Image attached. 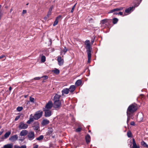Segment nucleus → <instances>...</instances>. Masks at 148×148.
<instances>
[{
	"label": "nucleus",
	"instance_id": "4c0bfd02",
	"mask_svg": "<svg viewBox=\"0 0 148 148\" xmlns=\"http://www.w3.org/2000/svg\"><path fill=\"white\" fill-rule=\"evenodd\" d=\"M34 98L32 97H29V100L31 102L33 103H34Z\"/></svg>",
	"mask_w": 148,
	"mask_h": 148
},
{
	"label": "nucleus",
	"instance_id": "79ce46f5",
	"mask_svg": "<svg viewBox=\"0 0 148 148\" xmlns=\"http://www.w3.org/2000/svg\"><path fill=\"white\" fill-rule=\"evenodd\" d=\"M41 78V77H35L34 78V79L35 80H38L40 79Z\"/></svg>",
	"mask_w": 148,
	"mask_h": 148
},
{
	"label": "nucleus",
	"instance_id": "37998d69",
	"mask_svg": "<svg viewBox=\"0 0 148 148\" xmlns=\"http://www.w3.org/2000/svg\"><path fill=\"white\" fill-rule=\"evenodd\" d=\"M26 146L25 145H23L21 147L20 146V148H26Z\"/></svg>",
	"mask_w": 148,
	"mask_h": 148
},
{
	"label": "nucleus",
	"instance_id": "bf43d9fd",
	"mask_svg": "<svg viewBox=\"0 0 148 148\" xmlns=\"http://www.w3.org/2000/svg\"><path fill=\"white\" fill-rule=\"evenodd\" d=\"M52 8L51 7L49 9V11H51H51L52 10Z\"/></svg>",
	"mask_w": 148,
	"mask_h": 148
},
{
	"label": "nucleus",
	"instance_id": "69168bd1",
	"mask_svg": "<svg viewBox=\"0 0 148 148\" xmlns=\"http://www.w3.org/2000/svg\"><path fill=\"white\" fill-rule=\"evenodd\" d=\"M90 59H90L89 60H88V62L89 63H90Z\"/></svg>",
	"mask_w": 148,
	"mask_h": 148
},
{
	"label": "nucleus",
	"instance_id": "0e129e2a",
	"mask_svg": "<svg viewBox=\"0 0 148 148\" xmlns=\"http://www.w3.org/2000/svg\"><path fill=\"white\" fill-rule=\"evenodd\" d=\"M27 97V95H25V98H26V97Z\"/></svg>",
	"mask_w": 148,
	"mask_h": 148
},
{
	"label": "nucleus",
	"instance_id": "09e8293b",
	"mask_svg": "<svg viewBox=\"0 0 148 148\" xmlns=\"http://www.w3.org/2000/svg\"><path fill=\"white\" fill-rule=\"evenodd\" d=\"M26 12H27V11L26 10H23L22 14H25V13H26Z\"/></svg>",
	"mask_w": 148,
	"mask_h": 148
},
{
	"label": "nucleus",
	"instance_id": "e2e57ef3",
	"mask_svg": "<svg viewBox=\"0 0 148 148\" xmlns=\"http://www.w3.org/2000/svg\"><path fill=\"white\" fill-rule=\"evenodd\" d=\"M12 10H13L11 8V9H10V12H11L12 11Z\"/></svg>",
	"mask_w": 148,
	"mask_h": 148
},
{
	"label": "nucleus",
	"instance_id": "2eb2a0df",
	"mask_svg": "<svg viewBox=\"0 0 148 148\" xmlns=\"http://www.w3.org/2000/svg\"><path fill=\"white\" fill-rule=\"evenodd\" d=\"M132 140L133 146L131 148H140L139 145H137L136 143L135 139L133 138Z\"/></svg>",
	"mask_w": 148,
	"mask_h": 148
},
{
	"label": "nucleus",
	"instance_id": "a878e982",
	"mask_svg": "<svg viewBox=\"0 0 148 148\" xmlns=\"http://www.w3.org/2000/svg\"><path fill=\"white\" fill-rule=\"evenodd\" d=\"M82 83V81L81 79H78L77 80L75 83V84L77 86H80Z\"/></svg>",
	"mask_w": 148,
	"mask_h": 148
},
{
	"label": "nucleus",
	"instance_id": "49530a36",
	"mask_svg": "<svg viewBox=\"0 0 148 148\" xmlns=\"http://www.w3.org/2000/svg\"><path fill=\"white\" fill-rule=\"evenodd\" d=\"M3 14V13L2 12H0V20L1 19L2 17V16Z\"/></svg>",
	"mask_w": 148,
	"mask_h": 148
},
{
	"label": "nucleus",
	"instance_id": "ea45409f",
	"mask_svg": "<svg viewBox=\"0 0 148 148\" xmlns=\"http://www.w3.org/2000/svg\"><path fill=\"white\" fill-rule=\"evenodd\" d=\"M76 4H77L76 3H75V4L72 7V9L71 10V13H73V12L74 9H75V8L76 6Z\"/></svg>",
	"mask_w": 148,
	"mask_h": 148
},
{
	"label": "nucleus",
	"instance_id": "9b49d317",
	"mask_svg": "<svg viewBox=\"0 0 148 148\" xmlns=\"http://www.w3.org/2000/svg\"><path fill=\"white\" fill-rule=\"evenodd\" d=\"M44 111H45V116L46 117H48L51 116V112L50 110H45Z\"/></svg>",
	"mask_w": 148,
	"mask_h": 148
},
{
	"label": "nucleus",
	"instance_id": "6ab92c4d",
	"mask_svg": "<svg viewBox=\"0 0 148 148\" xmlns=\"http://www.w3.org/2000/svg\"><path fill=\"white\" fill-rule=\"evenodd\" d=\"M68 50V49L64 47V48L63 50H62L60 51V54L61 55H62V56H63V55L65 54V53Z\"/></svg>",
	"mask_w": 148,
	"mask_h": 148
},
{
	"label": "nucleus",
	"instance_id": "f8f14e48",
	"mask_svg": "<svg viewBox=\"0 0 148 148\" xmlns=\"http://www.w3.org/2000/svg\"><path fill=\"white\" fill-rule=\"evenodd\" d=\"M58 64L59 65H62L64 63V60L63 59H62L60 56H58Z\"/></svg>",
	"mask_w": 148,
	"mask_h": 148
},
{
	"label": "nucleus",
	"instance_id": "412c9836",
	"mask_svg": "<svg viewBox=\"0 0 148 148\" xmlns=\"http://www.w3.org/2000/svg\"><path fill=\"white\" fill-rule=\"evenodd\" d=\"M69 90L68 88H65L63 89L62 91V95H64V94H67L69 93Z\"/></svg>",
	"mask_w": 148,
	"mask_h": 148
},
{
	"label": "nucleus",
	"instance_id": "473e14b6",
	"mask_svg": "<svg viewBox=\"0 0 148 148\" xmlns=\"http://www.w3.org/2000/svg\"><path fill=\"white\" fill-rule=\"evenodd\" d=\"M118 21V18H114L113 19V23L114 24H116Z\"/></svg>",
	"mask_w": 148,
	"mask_h": 148
},
{
	"label": "nucleus",
	"instance_id": "c03bdc74",
	"mask_svg": "<svg viewBox=\"0 0 148 148\" xmlns=\"http://www.w3.org/2000/svg\"><path fill=\"white\" fill-rule=\"evenodd\" d=\"M45 51H47V52H46V53H44V54L48 56L49 54V52L48 51V50L47 49L45 50Z\"/></svg>",
	"mask_w": 148,
	"mask_h": 148
},
{
	"label": "nucleus",
	"instance_id": "5fc2aeb1",
	"mask_svg": "<svg viewBox=\"0 0 148 148\" xmlns=\"http://www.w3.org/2000/svg\"><path fill=\"white\" fill-rule=\"evenodd\" d=\"M94 41V39H92L91 41V43L92 44H93Z\"/></svg>",
	"mask_w": 148,
	"mask_h": 148
},
{
	"label": "nucleus",
	"instance_id": "a18cd8bd",
	"mask_svg": "<svg viewBox=\"0 0 148 148\" xmlns=\"http://www.w3.org/2000/svg\"><path fill=\"white\" fill-rule=\"evenodd\" d=\"M135 123L134 121L131 122L130 123V125H131L134 126L135 125Z\"/></svg>",
	"mask_w": 148,
	"mask_h": 148
},
{
	"label": "nucleus",
	"instance_id": "a19ab883",
	"mask_svg": "<svg viewBox=\"0 0 148 148\" xmlns=\"http://www.w3.org/2000/svg\"><path fill=\"white\" fill-rule=\"evenodd\" d=\"M43 77H44V79H47L48 78V76L47 75H45V76H42L41 77V78H43Z\"/></svg>",
	"mask_w": 148,
	"mask_h": 148
},
{
	"label": "nucleus",
	"instance_id": "680f3d73",
	"mask_svg": "<svg viewBox=\"0 0 148 148\" xmlns=\"http://www.w3.org/2000/svg\"><path fill=\"white\" fill-rule=\"evenodd\" d=\"M49 41L50 42V43H51V42H52V41H51V39H50V40H49Z\"/></svg>",
	"mask_w": 148,
	"mask_h": 148
},
{
	"label": "nucleus",
	"instance_id": "ddd939ff",
	"mask_svg": "<svg viewBox=\"0 0 148 148\" xmlns=\"http://www.w3.org/2000/svg\"><path fill=\"white\" fill-rule=\"evenodd\" d=\"M28 131L26 130H22L20 133V135L21 136H27Z\"/></svg>",
	"mask_w": 148,
	"mask_h": 148
},
{
	"label": "nucleus",
	"instance_id": "9d476101",
	"mask_svg": "<svg viewBox=\"0 0 148 148\" xmlns=\"http://www.w3.org/2000/svg\"><path fill=\"white\" fill-rule=\"evenodd\" d=\"M53 106V104L51 101H49L46 104L45 108L48 109H51Z\"/></svg>",
	"mask_w": 148,
	"mask_h": 148
},
{
	"label": "nucleus",
	"instance_id": "603ef678",
	"mask_svg": "<svg viewBox=\"0 0 148 148\" xmlns=\"http://www.w3.org/2000/svg\"><path fill=\"white\" fill-rule=\"evenodd\" d=\"M5 57V56L4 55H2L0 56V59H1Z\"/></svg>",
	"mask_w": 148,
	"mask_h": 148
},
{
	"label": "nucleus",
	"instance_id": "7ed1b4c3",
	"mask_svg": "<svg viewBox=\"0 0 148 148\" xmlns=\"http://www.w3.org/2000/svg\"><path fill=\"white\" fill-rule=\"evenodd\" d=\"M27 138L28 140H33L35 138V134L34 132L31 131L28 132Z\"/></svg>",
	"mask_w": 148,
	"mask_h": 148
},
{
	"label": "nucleus",
	"instance_id": "423d86ee",
	"mask_svg": "<svg viewBox=\"0 0 148 148\" xmlns=\"http://www.w3.org/2000/svg\"><path fill=\"white\" fill-rule=\"evenodd\" d=\"M42 114V111H39L36 113L34 116V118L35 120H38L41 117Z\"/></svg>",
	"mask_w": 148,
	"mask_h": 148
},
{
	"label": "nucleus",
	"instance_id": "c756f323",
	"mask_svg": "<svg viewBox=\"0 0 148 148\" xmlns=\"http://www.w3.org/2000/svg\"><path fill=\"white\" fill-rule=\"evenodd\" d=\"M34 116L32 117H30L29 119L27 121V123L28 124H30L32 122H33L34 121Z\"/></svg>",
	"mask_w": 148,
	"mask_h": 148
},
{
	"label": "nucleus",
	"instance_id": "338daca9",
	"mask_svg": "<svg viewBox=\"0 0 148 148\" xmlns=\"http://www.w3.org/2000/svg\"><path fill=\"white\" fill-rule=\"evenodd\" d=\"M54 49H53L52 51H54Z\"/></svg>",
	"mask_w": 148,
	"mask_h": 148
},
{
	"label": "nucleus",
	"instance_id": "bb28decb",
	"mask_svg": "<svg viewBox=\"0 0 148 148\" xmlns=\"http://www.w3.org/2000/svg\"><path fill=\"white\" fill-rule=\"evenodd\" d=\"M53 130L52 128L48 129L47 132V134L48 135H50L53 132Z\"/></svg>",
	"mask_w": 148,
	"mask_h": 148
},
{
	"label": "nucleus",
	"instance_id": "4d7b16f0",
	"mask_svg": "<svg viewBox=\"0 0 148 148\" xmlns=\"http://www.w3.org/2000/svg\"><path fill=\"white\" fill-rule=\"evenodd\" d=\"M38 145H36L34 147V148H38Z\"/></svg>",
	"mask_w": 148,
	"mask_h": 148
},
{
	"label": "nucleus",
	"instance_id": "2f4dec72",
	"mask_svg": "<svg viewBox=\"0 0 148 148\" xmlns=\"http://www.w3.org/2000/svg\"><path fill=\"white\" fill-rule=\"evenodd\" d=\"M43 138H44L43 136L42 135H41L40 136H39L38 138H36V140H38L39 141V140H40L43 139Z\"/></svg>",
	"mask_w": 148,
	"mask_h": 148
},
{
	"label": "nucleus",
	"instance_id": "8fccbe9b",
	"mask_svg": "<svg viewBox=\"0 0 148 148\" xmlns=\"http://www.w3.org/2000/svg\"><path fill=\"white\" fill-rule=\"evenodd\" d=\"M14 148H20V146L17 145H15L14 146Z\"/></svg>",
	"mask_w": 148,
	"mask_h": 148
},
{
	"label": "nucleus",
	"instance_id": "f3484780",
	"mask_svg": "<svg viewBox=\"0 0 148 148\" xmlns=\"http://www.w3.org/2000/svg\"><path fill=\"white\" fill-rule=\"evenodd\" d=\"M108 19H104L101 20V26H104L105 25H107V23L108 22Z\"/></svg>",
	"mask_w": 148,
	"mask_h": 148
},
{
	"label": "nucleus",
	"instance_id": "c85d7f7f",
	"mask_svg": "<svg viewBox=\"0 0 148 148\" xmlns=\"http://www.w3.org/2000/svg\"><path fill=\"white\" fill-rule=\"evenodd\" d=\"M141 144L143 147H148V145L144 141H143L141 143Z\"/></svg>",
	"mask_w": 148,
	"mask_h": 148
},
{
	"label": "nucleus",
	"instance_id": "6e6552de",
	"mask_svg": "<svg viewBox=\"0 0 148 148\" xmlns=\"http://www.w3.org/2000/svg\"><path fill=\"white\" fill-rule=\"evenodd\" d=\"M18 136L17 134H15L9 138V140L11 142H14L18 138Z\"/></svg>",
	"mask_w": 148,
	"mask_h": 148
},
{
	"label": "nucleus",
	"instance_id": "3c124183",
	"mask_svg": "<svg viewBox=\"0 0 148 148\" xmlns=\"http://www.w3.org/2000/svg\"><path fill=\"white\" fill-rule=\"evenodd\" d=\"M4 130L3 129H1V131L0 132V136L3 133Z\"/></svg>",
	"mask_w": 148,
	"mask_h": 148
},
{
	"label": "nucleus",
	"instance_id": "0eeeda50",
	"mask_svg": "<svg viewBox=\"0 0 148 148\" xmlns=\"http://www.w3.org/2000/svg\"><path fill=\"white\" fill-rule=\"evenodd\" d=\"M28 126L27 124L24 123L23 122H21L19 123L18 128L20 129H27Z\"/></svg>",
	"mask_w": 148,
	"mask_h": 148
},
{
	"label": "nucleus",
	"instance_id": "dca6fc26",
	"mask_svg": "<svg viewBox=\"0 0 148 148\" xmlns=\"http://www.w3.org/2000/svg\"><path fill=\"white\" fill-rule=\"evenodd\" d=\"M135 7H129L126 9L125 10V12L128 14H130L133 10V9Z\"/></svg>",
	"mask_w": 148,
	"mask_h": 148
},
{
	"label": "nucleus",
	"instance_id": "393cba45",
	"mask_svg": "<svg viewBox=\"0 0 148 148\" xmlns=\"http://www.w3.org/2000/svg\"><path fill=\"white\" fill-rule=\"evenodd\" d=\"M11 134V131H8L6 132L4 135V137H3V138H8L10 135Z\"/></svg>",
	"mask_w": 148,
	"mask_h": 148
},
{
	"label": "nucleus",
	"instance_id": "052dcab7",
	"mask_svg": "<svg viewBox=\"0 0 148 148\" xmlns=\"http://www.w3.org/2000/svg\"><path fill=\"white\" fill-rule=\"evenodd\" d=\"M142 0H140V3H139L138 4V5H137V6H136V7L138 6L139 5V4H140V3H141V1H142Z\"/></svg>",
	"mask_w": 148,
	"mask_h": 148
},
{
	"label": "nucleus",
	"instance_id": "6e6d98bb",
	"mask_svg": "<svg viewBox=\"0 0 148 148\" xmlns=\"http://www.w3.org/2000/svg\"><path fill=\"white\" fill-rule=\"evenodd\" d=\"M25 139V138H23V139H19V140L20 141H23V140Z\"/></svg>",
	"mask_w": 148,
	"mask_h": 148
},
{
	"label": "nucleus",
	"instance_id": "4be33fe9",
	"mask_svg": "<svg viewBox=\"0 0 148 148\" xmlns=\"http://www.w3.org/2000/svg\"><path fill=\"white\" fill-rule=\"evenodd\" d=\"M49 120L47 119H44L42 121V125L45 126L49 124Z\"/></svg>",
	"mask_w": 148,
	"mask_h": 148
},
{
	"label": "nucleus",
	"instance_id": "4468645a",
	"mask_svg": "<svg viewBox=\"0 0 148 148\" xmlns=\"http://www.w3.org/2000/svg\"><path fill=\"white\" fill-rule=\"evenodd\" d=\"M61 97L60 95L56 94L53 98L54 101H60V99Z\"/></svg>",
	"mask_w": 148,
	"mask_h": 148
},
{
	"label": "nucleus",
	"instance_id": "f704fd0d",
	"mask_svg": "<svg viewBox=\"0 0 148 148\" xmlns=\"http://www.w3.org/2000/svg\"><path fill=\"white\" fill-rule=\"evenodd\" d=\"M54 73L56 74H58L59 73L60 71L59 70L57 69H55L53 71Z\"/></svg>",
	"mask_w": 148,
	"mask_h": 148
},
{
	"label": "nucleus",
	"instance_id": "20e7f679",
	"mask_svg": "<svg viewBox=\"0 0 148 148\" xmlns=\"http://www.w3.org/2000/svg\"><path fill=\"white\" fill-rule=\"evenodd\" d=\"M123 9V8L120 7L119 8H117L115 9H113L110 10L109 12L108 13H113V14L114 15H117L118 14V13L117 12L119 11L120 10H122Z\"/></svg>",
	"mask_w": 148,
	"mask_h": 148
},
{
	"label": "nucleus",
	"instance_id": "f257e3e1",
	"mask_svg": "<svg viewBox=\"0 0 148 148\" xmlns=\"http://www.w3.org/2000/svg\"><path fill=\"white\" fill-rule=\"evenodd\" d=\"M137 107L135 105L132 104L128 107L127 111V114H131L134 116V113L137 110Z\"/></svg>",
	"mask_w": 148,
	"mask_h": 148
},
{
	"label": "nucleus",
	"instance_id": "a211bd4d",
	"mask_svg": "<svg viewBox=\"0 0 148 148\" xmlns=\"http://www.w3.org/2000/svg\"><path fill=\"white\" fill-rule=\"evenodd\" d=\"M85 139L86 143L88 144L90 141V137L89 134H88L85 137Z\"/></svg>",
	"mask_w": 148,
	"mask_h": 148
},
{
	"label": "nucleus",
	"instance_id": "72a5a7b5",
	"mask_svg": "<svg viewBox=\"0 0 148 148\" xmlns=\"http://www.w3.org/2000/svg\"><path fill=\"white\" fill-rule=\"evenodd\" d=\"M46 60V58L44 56H42L41 57V61L42 62H44Z\"/></svg>",
	"mask_w": 148,
	"mask_h": 148
},
{
	"label": "nucleus",
	"instance_id": "7c9ffc66",
	"mask_svg": "<svg viewBox=\"0 0 148 148\" xmlns=\"http://www.w3.org/2000/svg\"><path fill=\"white\" fill-rule=\"evenodd\" d=\"M51 11H49L47 15V17H45L44 18V19L46 20L47 19V18H48L49 17V16L51 15Z\"/></svg>",
	"mask_w": 148,
	"mask_h": 148
},
{
	"label": "nucleus",
	"instance_id": "e433bc0d",
	"mask_svg": "<svg viewBox=\"0 0 148 148\" xmlns=\"http://www.w3.org/2000/svg\"><path fill=\"white\" fill-rule=\"evenodd\" d=\"M23 109L22 107L18 106L16 108V110L18 112H20Z\"/></svg>",
	"mask_w": 148,
	"mask_h": 148
},
{
	"label": "nucleus",
	"instance_id": "39448f33",
	"mask_svg": "<svg viewBox=\"0 0 148 148\" xmlns=\"http://www.w3.org/2000/svg\"><path fill=\"white\" fill-rule=\"evenodd\" d=\"M33 129L36 132H38L40 131V126L38 123L37 122H35L32 126Z\"/></svg>",
	"mask_w": 148,
	"mask_h": 148
},
{
	"label": "nucleus",
	"instance_id": "5701e85b",
	"mask_svg": "<svg viewBox=\"0 0 148 148\" xmlns=\"http://www.w3.org/2000/svg\"><path fill=\"white\" fill-rule=\"evenodd\" d=\"M127 114V123L128 124L130 119H133L134 118V117L133 116L131 115V114Z\"/></svg>",
	"mask_w": 148,
	"mask_h": 148
},
{
	"label": "nucleus",
	"instance_id": "f03ea898",
	"mask_svg": "<svg viewBox=\"0 0 148 148\" xmlns=\"http://www.w3.org/2000/svg\"><path fill=\"white\" fill-rule=\"evenodd\" d=\"M85 45H86V49H87L86 52L88 54V58L89 60L91 58V49L90 42L88 40H86L85 42Z\"/></svg>",
	"mask_w": 148,
	"mask_h": 148
},
{
	"label": "nucleus",
	"instance_id": "b1692460",
	"mask_svg": "<svg viewBox=\"0 0 148 148\" xmlns=\"http://www.w3.org/2000/svg\"><path fill=\"white\" fill-rule=\"evenodd\" d=\"M61 17V15H60L57 17L56 19L55 20V21L54 22V23L53 24V25L54 26H55L56 25L58 24V19Z\"/></svg>",
	"mask_w": 148,
	"mask_h": 148
},
{
	"label": "nucleus",
	"instance_id": "774afa93",
	"mask_svg": "<svg viewBox=\"0 0 148 148\" xmlns=\"http://www.w3.org/2000/svg\"><path fill=\"white\" fill-rule=\"evenodd\" d=\"M28 5V3H27V4H26V5Z\"/></svg>",
	"mask_w": 148,
	"mask_h": 148
},
{
	"label": "nucleus",
	"instance_id": "13d9d810",
	"mask_svg": "<svg viewBox=\"0 0 148 148\" xmlns=\"http://www.w3.org/2000/svg\"><path fill=\"white\" fill-rule=\"evenodd\" d=\"M12 88L10 86L9 88V90L10 91H11L12 90Z\"/></svg>",
	"mask_w": 148,
	"mask_h": 148
},
{
	"label": "nucleus",
	"instance_id": "864d4df0",
	"mask_svg": "<svg viewBox=\"0 0 148 148\" xmlns=\"http://www.w3.org/2000/svg\"><path fill=\"white\" fill-rule=\"evenodd\" d=\"M118 14H119L120 15H123V12H119L118 13Z\"/></svg>",
	"mask_w": 148,
	"mask_h": 148
},
{
	"label": "nucleus",
	"instance_id": "c9c22d12",
	"mask_svg": "<svg viewBox=\"0 0 148 148\" xmlns=\"http://www.w3.org/2000/svg\"><path fill=\"white\" fill-rule=\"evenodd\" d=\"M127 135L129 138H130L132 137V133L130 131H128L127 133Z\"/></svg>",
	"mask_w": 148,
	"mask_h": 148
},
{
	"label": "nucleus",
	"instance_id": "58836bf2",
	"mask_svg": "<svg viewBox=\"0 0 148 148\" xmlns=\"http://www.w3.org/2000/svg\"><path fill=\"white\" fill-rule=\"evenodd\" d=\"M82 130V128L80 127H78V128L76 129L75 130V131L76 132H79L81 131Z\"/></svg>",
	"mask_w": 148,
	"mask_h": 148
},
{
	"label": "nucleus",
	"instance_id": "cd10ccee",
	"mask_svg": "<svg viewBox=\"0 0 148 148\" xmlns=\"http://www.w3.org/2000/svg\"><path fill=\"white\" fill-rule=\"evenodd\" d=\"M13 145L12 144H8L3 146L4 148H12Z\"/></svg>",
	"mask_w": 148,
	"mask_h": 148
},
{
	"label": "nucleus",
	"instance_id": "aec40b11",
	"mask_svg": "<svg viewBox=\"0 0 148 148\" xmlns=\"http://www.w3.org/2000/svg\"><path fill=\"white\" fill-rule=\"evenodd\" d=\"M75 86L74 85H71L70 86L69 88H68L69 90V92H73L75 90Z\"/></svg>",
	"mask_w": 148,
	"mask_h": 148
},
{
	"label": "nucleus",
	"instance_id": "1a4fd4ad",
	"mask_svg": "<svg viewBox=\"0 0 148 148\" xmlns=\"http://www.w3.org/2000/svg\"><path fill=\"white\" fill-rule=\"evenodd\" d=\"M61 104L60 101H54L53 107L55 108H58L60 107Z\"/></svg>",
	"mask_w": 148,
	"mask_h": 148
},
{
	"label": "nucleus",
	"instance_id": "de8ad7c7",
	"mask_svg": "<svg viewBox=\"0 0 148 148\" xmlns=\"http://www.w3.org/2000/svg\"><path fill=\"white\" fill-rule=\"evenodd\" d=\"M20 117V116H16V117L15 118V120H14L15 121H17L18 119Z\"/></svg>",
	"mask_w": 148,
	"mask_h": 148
}]
</instances>
